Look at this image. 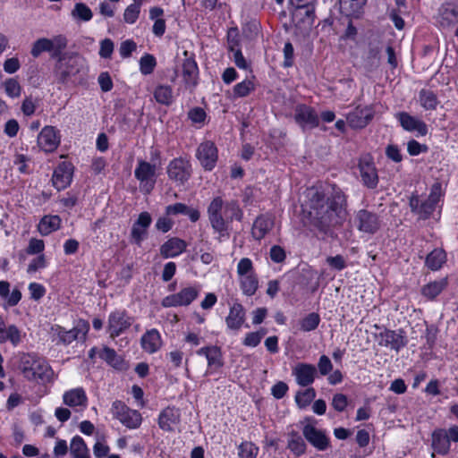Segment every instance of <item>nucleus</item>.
I'll return each mask as SVG.
<instances>
[{
  "label": "nucleus",
  "instance_id": "nucleus-1",
  "mask_svg": "<svg viewBox=\"0 0 458 458\" xmlns=\"http://www.w3.org/2000/svg\"><path fill=\"white\" fill-rule=\"evenodd\" d=\"M309 203L305 204L311 223L324 229L331 225L338 224L345 216V199L341 191H335L327 200L317 190L308 191Z\"/></svg>",
  "mask_w": 458,
  "mask_h": 458
},
{
  "label": "nucleus",
  "instance_id": "nucleus-2",
  "mask_svg": "<svg viewBox=\"0 0 458 458\" xmlns=\"http://www.w3.org/2000/svg\"><path fill=\"white\" fill-rule=\"evenodd\" d=\"M207 214L210 226L216 234V239L221 242L229 239V223L233 220L241 222L243 211L237 200H225L215 197L208 206Z\"/></svg>",
  "mask_w": 458,
  "mask_h": 458
},
{
  "label": "nucleus",
  "instance_id": "nucleus-3",
  "mask_svg": "<svg viewBox=\"0 0 458 458\" xmlns=\"http://www.w3.org/2000/svg\"><path fill=\"white\" fill-rule=\"evenodd\" d=\"M57 62L54 67V75L58 83L65 84L69 80L85 72L86 59L75 53H62L56 57Z\"/></svg>",
  "mask_w": 458,
  "mask_h": 458
},
{
  "label": "nucleus",
  "instance_id": "nucleus-4",
  "mask_svg": "<svg viewBox=\"0 0 458 458\" xmlns=\"http://www.w3.org/2000/svg\"><path fill=\"white\" fill-rule=\"evenodd\" d=\"M21 370L30 381H49L53 371L47 360L35 354H24L21 359Z\"/></svg>",
  "mask_w": 458,
  "mask_h": 458
},
{
  "label": "nucleus",
  "instance_id": "nucleus-5",
  "mask_svg": "<svg viewBox=\"0 0 458 458\" xmlns=\"http://www.w3.org/2000/svg\"><path fill=\"white\" fill-rule=\"evenodd\" d=\"M68 40L64 35H56L51 38H39L35 40L30 48V55L38 58L43 53H48L50 57L56 59L66 49Z\"/></svg>",
  "mask_w": 458,
  "mask_h": 458
},
{
  "label": "nucleus",
  "instance_id": "nucleus-6",
  "mask_svg": "<svg viewBox=\"0 0 458 458\" xmlns=\"http://www.w3.org/2000/svg\"><path fill=\"white\" fill-rule=\"evenodd\" d=\"M236 273L242 293L247 296L254 295L259 288V279L251 259H241L237 264Z\"/></svg>",
  "mask_w": 458,
  "mask_h": 458
},
{
  "label": "nucleus",
  "instance_id": "nucleus-7",
  "mask_svg": "<svg viewBox=\"0 0 458 458\" xmlns=\"http://www.w3.org/2000/svg\"><path fill=\"white\" fill-rule=\"evenodd\" d=\"M442 197V187L440 183L432 185L428 199L421 202L418 197H411L410 199V207L411 210L417 213L420 218L427 219L435 210L437 205Z\"/></svg>",
  "mask_w": 458,
  "mask_h": 458
},
{
  "label": "nucleus",
  "instance_id": "nucleus-8",
  "mask_svg": "<svg viewBox=\"0 0 458 458\" xmlns=\"http://www.w3.org/2000/svg\"><path fill=\"white\" fill-rule=\"evenodd\" d=\"M111 413L127 428L136 429L141 425V414L138 411L128 407L122 401L116 400L112 403Z\"/></svg>",
  "mask_w": 458,
  "mask_h": 458
},
{
  "label": "nucleus",
  "instance_id": "nucleus-9",
  "mask_svg": "<svg viewBox=\"0 0 458 458\" xmlns=\"http://www.w3.org/2000/svg\"><path fill=\"white\" fill-rule=\"evenodd\" d=\"M315 420L307 418L302 428L304 438L318 451H326L330 447V437L326 429L318 428Z\"/></svg>",
  "mask_w": 458,
  "mask_h": 458
},
{
  "label": "nucleus",
  "instance_id": "nucleus-10",
  "mask_svg": "<svg viewBox=\"0 0 458 458\" xmlns=\"http://www.w3.org/2000/svg\"><path fill=\"white\" fill-rule=\"evenodd\" d=\"M152 161L154 159L152 158ZM157 164L144 160H138L137 167L134 170V176L140 182V189L144 193H149L155 187L157 182Z\"/></svg>",
  "mask_w": 458,
  "mask_h": 458
},
{
  "label": "nucleus",
  "instance_id": "nucleus-11",
  "mask_svg": "<svg viewBox=\"0 0 458 458\" xmlns=\"http://www.w3.org/2000/svg\"><path fill=\"white\" fill-rule=\"evenodd\" d=\"M200 293L199 285H191L182 288L177 293L170 294L165 297L161 305L164 308L189 306L195 301Z\"/></svg>",
  "mask_w": 458,
  "mask_h": 458
},
{
  "label": "nucleus",
  "instance_id": "nucleus-12",
  "mask_svg": "<svg viewBox=\"0 0 458 458\" xmlns=\"http://www.w3.org/2000/svg\"><path fill=\"white\" fill-rule=\"evenodd\" d=\"M353 223L360 232L368 234L376 233L381 227L379 216L367 209L359 210L354 216Z\"/></svg>",
  "mask_w": 458,
  "mask_h": 458
},
{
  "label": "nucleus",
  "instance_id": "nucleus-13",
  "mask_svg": "<svg viewBox=\"0 0 458 458\" xmlns=\"http://www.w3.org/2000/svg\"><path fill=\"white\" fill-rule=\"evenodd\" d=\"M131 324L132 318L125 310H115L108 316L107 333L112 339H114L127 330Z\"/></svg>",
  "mask_w": 458,
  "mask_h": 458
},
{
  "label": "nucleus",
  "instance_id": "nucleus-14",
  "mask_svg": "<svg viewBox=\"0 0 458 458\" xmlns=\"http://www.w3.org/2000/svg\"><path fill=\"white\" fill-rule=\"evenodd\" d=\"M89 325L85 320H79L78 323L70 330H66L64 327H57L55 335L58 342L68 345L76 340H84L89 332Z\"/></svg>",
  "mask_w": 458,
  "mask_h": 458
},
{
  "label": "nucleus",
  "instance_id": "nucleus-15",
  "mask_svg": "<svg viewBox=\"0 0 458 458\" xmlns=\"http://www.w3.org/2000/svg\"><path fill=\"white\" fill-rule=\"evenodd\" d=\"M196 158L206 171L213 170L218 158V151L215 143L210 140L201 142L196 149Z\"/></svg>",
  "mask_w": 458,
  "mask_h": 458
},
{
  "label": "nucleus",
  "instance_id": "nucleus-16",
  "mask_svg": "<svg viewBox=\"0 0 458 458\" xmlns=\"http://www.w3.org/2000/svg\"><path fill=\"white\" fill-rule=\"evenodd\" d=\"M196 354L204 356L207 360L208 367L204 372L205 377L216 373L224 366L223 355L217 346L202 347L196 352Z\"/></svg>",
  "mask_w": 458,
  "mask_h": 458
},
{
  "label": "nucleus",
  "instance_id": "nucleus-17",
  "mask_svg": "<svg viewBox=\"0 0 458 458\" xmlns=\"http://www.w3.org/2000/svg\"><path fill=\"white\" fill-rule=\"evenodd\" d=\"M191 174V166L188 160L178 157L173 159L167 166L169 179L178 184H183L189 180Z\"/></svg>",
  "mask_w": 458,
  "mask_h": 458
},
{
  "label": "nucleus",
  "instance_id": "nucleus-18",
  "mask_svg": "<svg viewBox=\"0 0 458 458\" xmlns=\"http://www.w3.org/2000/svg\"><path fill=\"white\" fill-rule=\"evenodd\" d=\"M375 340L378 345L391 348L396 352L406 344L402 331L397 332L390 329H383L375 334Z\"/></svg>",
  "mask_w": 458,
  "mask_h": 458
},
{
  "label": "nucleus",
  "instance_id": "nucleus-19",
  "mask_svg": "<svg viewBox=\"0 0 458 458\" xmlns=\"http://www.w3.org/2000/svg\"><path fill=\"white\" fill-rule=\"evenodd\" d=\"M359 170L364 185L368 188L375 189L378 183V176L373 158L370 156L367 155L360 157Z\"/></svg>",
  "mask_w": 458,
  "mask_h": 458
},
{
  "label": "nucleus",
  "instance_id": "nucleus-20",
  "mask_svg": "<svg viewBox=\"0 0 458 458\" xmlns=\"http://www.w3.org/2000/svg\"><path fill=\"white\" fill-rule=\"evenodd\" d=\"M294 120L303 130L315 128L319 123L318 115L315 110L306 105L296 106Z\"/></svg>",
  "mask_w": 458,
  "mask_h": 458
},
{
  "label": "nucleus",
  "instance_id": "nucleus-21",
  "mask_svg": "<svg viewBox=\"0 0 458 458\" xmlns=\"http://www.w3.org/2000/svg\"><path fill=\"white\" fill-rule=\"evenodd\" d=\"M73 165L70 162H62L54 170L52 182L57 191L67 188L72 179Z\"/></svg>",
  "mask_w": 458,
  "mask_h": 458
},
{
  "label": "nucleus",
  "instance_id": "nucleus-22",
  "mask_svg": "<svg viewBox=\"0 0 458 458\" xmlns=\"http://www.w3.org/2000/svg\"><path fill=\"white\" fill-rule=\"evenodd\" d=\"M59 144V131L53 126H45L38 136V145L45 152H53Z\"/></svg>",
  "mask_w": 458,
  "mask_h": 458
},
{
  "label": "nucleus",
  "instance_id": "nucleus-23",
  "mask_svg": "<svg viewBox=\"0 0 458 458\" xmlns=\"http://www.w3.org/2000/svg\"><path fill=\"white\" fill-rule=\"evenodd\" d=\"M62 399L64 404L76 411H83L88 406V396L82 387H75L65 391Z\"/></svg>",
  "mask_w": 458,
  "mask_h": 458
},
{
  "label": "nucleus",
  "instance_id": "nucleus-24",
  "mask_svg": "<svg viewBox=\"0 0 458 458\" xmlns=\"http://www.w3.org/2000/svg\"><path fill=\"white\" fill-rule=\"evenodd\" d=\"M374 110L371 106H358L347 115V122L352 128L362 129L372 120Z\"/></svg>",
  "mask_w": 458,
  "mask_h": 458
},
{
  "label": "nucleus",
  "instance_id": "nucleus-25",
  "mask_svg": "<svg viewBox=\"0 0 458 458\" xmlns=\"http://www.w3.org/2000/svg\"><path fill=\"white\" fill-rule=\"evenodd\" d=\"M183 55L185 56L182 62L183 81L187 88L193 89L198 84L199 68L192 55H189L187 51H185Z\"/></svg>",
  "mask_w": 458,
  "mask_h": 458
},
{
  "label": "nucleus",
  "instance_id": "nucleus-26",
  "mask_svg": "<svg viewBox=\"0 0 458 458\" xmlns=\"http://www.w3.org/2000/svg\"><path fill=\"white\" fill-rule=\"evenodd\" d=\"M401 126L403 130L411 132H417L419 136H425L428 133V126L422 121L406 112H401L396 114Z\"/></svg>",
  "mask_w": 458,
  "mask_h": 458
},
{
  "label": "nucleus",
  "instance_id": "nucleus-27",
  "mask_svg": "<svg viewBox=\"0 0 458 458\" xmlns=\"http://www.w3.org/2000/svg\"><path fill=\"white\" fill-rule=\"evenodd\" d=\"M180 420V411L173 407H167L158 416V426L162 430L171 432L174 430Z\"/></svg>",
  "mask_w": 458,
  "mask_h": 458
},
{
  "label": "nucleus",
  "instance_id": "nucleus-28",
  "mask_svg": "<svg viewBox=\"0 0 458 458\" xmlns=\"http://www.w3.org/2000/svg\"><path fill=\"white\" fill-rule=\"evenodd\" d=\"M316 373L315 366L308 363H298L293 369L297 384L301 386L311 385L315 380Z\"/></svg>",
  "mask_w": 458,
  "mask_h": 458
},
{
  "label": "nucleus",
  "instance_id": "nucleus-29",
  "mask_svg": "<svg viewBox=\"0 0 458 458\" xmlns=\"http://www.w3.org/2000/svg\"><path fill=\"white\" fill-rule=\"evenodd\" d=\"M140 345L149 354L157 352L163 345L160 333L155 328L148 330L140 338Z\"/></svg>",
  "mask_w": 458,
  "mask_h": 458
},
{
  "label": "nucleus",
  "instance_id": "nucleus-30",
  "mask_svg": "<svg viewBox=\"0 0 458 458\" xmlns=\"http://www.w3.org/2000/svg\"><path fill=\"white\" fill-rule=\"evenodd\" d=\"M187 247V243L179 238H171L160 247V254L165 259L174 258L182 254Z\"/></svg>",
  "mask_w": 458,
  "mask_h": 458
},
{
  "label": "nucleus",
  "instance_id": "nucleus-31",
  "mask_svg": "<svg viewBox=\"0 0 458 458\" xmlns=\"http://www.w3.org/2000/svg\"><path fill=\"white\" fill-rule=\"evenodd\" d=\"M274 219L268 215L258 216L252 225L251 234L256 240L263 239L273 228Z\"/></svg>",
  "mask_w": 458,
  "mask_h": 458
},
{
  "label": "nucleus",
  "instance_id": "nucleus-32",
  "mask_svg": "<svg viewBox=\"0 0 458 458\" xmlns=\"http://www.w3.org/2000/svg\"><path fill=\"white\" fill-rule=\"evenodd\" d=\"M245 321V311L242 304L234 303L225 318L226 326L231 330H239Z\"/></svg>",
  "mask_w": 458,
  "mask_h": 458
},
{
  "label": "nucleus",
  "instance_id": "nucleus-33",
  "mask_svg": "<svg viewBox=\"0 0 458 458\" xmlns=\"http://www.w3.org/2000/svg\"><path fill=\"white\" fill-rule=\"evenodd\" d=\"M293 19L304 27H311L315 20V8L309 4L298 6L293 13Z\"/></svg>",
  "mask_w": 458,
  "mask_h": 458
},
{
  "label": "nucleus",
  "instance_id": "nucleus-34",
  "mask_svg": "<svg viewBox=\"0 0 458 458\" xmlns=\"http://www.w3.org/2000/svg\"><path fill=\"white\" fill-rule=\"evenodd\" d=\"M165 214L167 216H175L179 214L185 215L189 216L191 222H197L200 217V214L198 209L188 207L183 203H175L167 206L165 208Z\"/></svg>",
  "mask_w": 458,
  "mask_h": 458
},
{
  "label": "nucleus",
  "instance_id": "nucleus-35",
  "mask_svg": "<svg viewBox=\"0 0 458 458\" xmlns=\"http://www.w3.org/2000/svg\"><path fill=\"white\" fill-rule=\"evenodd\" d=\"M432 448L440 454H446L450 450V442L445 429L437 428L432 433Z\"/></svg>",
  "mask_w": 458,
  "mask_h": 458
},
{
  "label": "nucleus",
  "instance_id": "nucleus-36",
  "mask_svg": "<svg viewBox=\"0 0 458 458\" xmlns=\"http://www.w3.org/2000/svg\"><path fill=\"white\" fill-rule=\"evenodd\" d=\"M61 225V218L59 216H43L38 225V230L39 233L43 236L48 235L51 233L58 230Z\"/></svg>",
  "mask_w": 458,
  "mask_h": 458
},
{
  "label": "nucleus",
  "instance_id": "nucleus-37",
  "mask_svg": "<svg viewBox=\"0 0 458 458\" xmlns=\"http://www.w3.org/2000/svg\"><path fill=\"white\" fill-rule=\"evenodd\" d=\"M155 100L164 106H171L174 102L173 88L169 85H158L155 88L154 92Z\"/></svg>",
  "mask_w": 458,
  "mask_h": 458
},
{
  "label": "nucleus",
  "instance_id": "nucleus-38",
  "mask_svg": "<svg viewBox=\"0 0 458 458\" xmlns=\"http://www.w3.org/2000/svg\"><path fill=\"white\" fill-rule=\"evenodd\" d=\"M70 452L72 458H90L89 450L83 438L80 436H75L72 438Z\"/></svg>",
  "mask_w": 458,
  "mask_h": 458
},
{
  "label": "nucleus",
  "instance_id": "nucleus-39",
  "mask_svg": "<svg viewBox=\"0 0 458 458\" xmlns=\"http://www.w3.org/2000/svg\"><path fill=\"white\" fill-rule=\"evenodd\" d=\"M440 22L443 26L458 23V6L447 4L440 10Z\"/></svg>",
  "mask_w": 458,
  "mask_h": 458
},
{
  "label": "nucleus",
  "instance_id": "nucleus-40",
  "mask_svg": "<svg viewBox=\"0 0 458 458\" xmlns=\"http://www.w3.org/2000/svg\"><path fill=\"white\" fill-rule=\"evenodd\" d=\"M10 341L13 346H17L21 342V332L14 325L7 327L5 325L0 331V343Z\"/></svg>",
  "mask_w": 458,
  "mask_h": 458
},
{
  "label": "nucleus",
  "instance_id": "nucleus-41",
  "mask_svg": "<svg viewBox=\"0 0 458 458\" xmlns=\"http://www.w3.org/2000/svg\"><path fill=\"white\" fill-rule=\"evenodd\" d=\"M366 4V0H342L340 8L347 16H358Z\"/></svg>",
  "mask_w": 458,
  "mask_h": 458
},
{
  "label": "nucleus",
  "instance_id": "nucleus-42",
  "mask_svg": "<svg viewBox=\"0 0 458 458\" xmlns=\"http://www.w3.org/2000/svg\"><path fill=\"white\" fill-rule=\"evenodd\" d=\"M419 102L426 110H435L439 103L437 95L432 90L426 89L420 91Z\"/></svg>",
  "mask_w": 458,
  "mask_h": 458
},
{
  "label": "nucleus",
  "instance_id": "nucleus-43",
  "mask_svg": "<svg viewBox=\"0 0 458 458\" xmlns=\"http://www.w3.org/2000/svg\"><path fill=\"white\" fill-rule=\"evenodd\" d=\"M445 259V251L441 249H435L427 256L426 265L431 270H437L442 267Z\"/></svg>",
  "mask_w": 458,
  "mask_h": 458
},
{
  "label": "nucleus",
  "instance_id": "nucleus-44",
  "mask_svg": "<svg viewBox=\"0 0 458 458\" xmlns=\"http://www.w3.org/2000/svg\"><path fill=\"white\" fill-rule=\"evenodd\" d=\"M288 448L296 455H301L306 451V444L302 437L297 433L293 431L289 435Z\"/></svg>",
  "mask_w": 458,
  "mask_h": 458
},
{
  "label": "nucleus",
  "instance_id": "nucleus-45",
  "mask_svg": "<svg viewBox=\"0 0 458 458\" xmlns=\"http://www.w3.org/2000/svg\"><path fill=\"white\" fill-rule=\"evenodd\" d=\"M98 357L114 368L118 369L122 365V360L120 357L116 354L114 349L109 347L105 346L100 349L98 352Z\"/></svg>",
  "mask_w": 458,
  "mask_h": 458
},
{
  "label": "nucleus",
  "instance_id": "nucleus-46",
  "mask_svg": "<svg viewBox=\"0 0 458 458\" xmlns=\"http://www.w3.org/2000/svg\"><path fill=\"white\" fill-rule=\"evenodd\" d=\"M445 284V280L431 282L423 286L421 293L428 299L433 300L444 290Z\"/></svg>",
  "mask_w": 458,
  "mask_h": 458
},
{
  "label": "nucleus",
  "instance_id": "nucleus-47",
  "mask_svg": "<svg viewBox=\"0 0 458 458\" xmlns=\"http://www.w3.org/2000/svg\"><path fill=\"white\" fill-rule=\"evenodd\" d=\"M255 89L254 82L246 79L237 83L233 89V98H244L250 95Z\"/></svg>",
  "mask_w": 458,
  "mask_h": 458
},
{
  "label": "nucleus",
  "instance_id": "nucleus-48",
  "mask_svg": "<svg viewBox=\"0 0 458 458\" xmlns=\"http://www.w3.org/2000/svg\"><path fill=\"white\" fill-rule=\"evenodd\" d=\"M71 14L72 18L82 21H89L93 16L90 8L83 3H77Z\"/></svg>",
  "mask_w": 458,
  "mask_h": 458
},
{
  "label": "nucleus",
  "instance_id": "nucleus-49",
  "mask_svg": "<svg viewBox=\"0 0 458 458\" xmlns=\"http://www.w3.org/2000/svg\"><path fill=\"white\" fill-rule=\"evenodd\" d=\"M315 396V390L313 388H307L297 393L295 396V402L300 408L303 409L312 402Z\"/></svg>",
  "mask_w": 458,
  "mask_h": 458
},
{
  "label": "nucleus",
  "instance_id": "nucleus-50",
  "mask_svg": "<svg viewBox=\"0 0 458 458\" xmlns=\"http://www.w3.org/2000/svg\"><path fill=\"white\" fill-rule=\"evenodd\" d=\"M156 58L152 55L146 54L141 56L140 60V70L144 75H148L153 72L156 67Z\"/></svg>",
  "mask_w": 458,
  "mask_h": 458
},
{
  "label": "nucleus",
  "instance_id": "nucleus-51",
  "mask_svg": "<svg viewBox=\"0 0 458 458\" xmlns=\"http://www.w3.org/2000/svg\"><path fill=\"white\" fill-rule=\"evenodd\" d=\"M320 322L317 313H310L301 321V329L305 332L315 330Z\"/></svg>",
  "mask_w": 458,
  "mask_h": 458
},
{
  "label": "nucleus",
  "instance_id": "nucleus-52",
  "mask_svg": "<svg viewBox=\"0 0 458 458\" xmlns=\"http://www.w3.org/2000/svg\"><path fill=\"white\" fill-rule=\"evenodd\" d=\"M259 454V447L251 442H244L239 446L240 458H256Z\"/></svg>",
  "mask_w": 458,
  "mask_h": 458
},
{
  "label": "nucleus",
  "instance_id": "nucleus-53",
  "mask_svg": "<svg viewBox=\"0 0 458 458\" xmlns=\"http://www.w3.org/2000/svg\"><path fill=\"white\" fill-rule=\"evenodd\" d=\"M5 93L10 98H18L21 93V87L20 83L13 78L6 80L4 83Z\"/></svg>",
  "mask_w": 458,
  "mask_h": 458
},
{
  "label": "nucleus",
  "instance_id": "nucleus-54",
  "mask_svg": "<svg viewBox=\"0 0 458 458\" xmlns=\"http://www.w3.org/2000/svg\"><path fill=\"white\" fill-rule=\"evenodd\" d=\"M141 6L131 4L126 7L123 13V20L126 23L133 24L139 18Z\"/></svg>",
  "mask_w": 458,
  "mask_h": 458
},
{
  "label": "nucleus",
  "instance_id": "nucleus-55",
  "mask_svg": "<svg viewBox=\"0 0 458 458\" xmlns=\"http://www.w3.org/2000/svg\"><path fill=\"white\" fill-rule=\"evenodd\" d=\"M331 404L336 411L342 412L348 405V398L344 394H335L332 398Z\"/></svg>",
  "mask_w": 458,
  "mask_h": 458
},
{
  "label": "nucleus",
  "instance_id": "nucleus-56",
  "mask_svg": "<svg viewBox=\"0 0 458 458\" xmlns=\"http://www.w3.org/2000/svg\"><path fill=\"white\" fill-rule=\"evenodd\" d=\"M386 156L388 159L400 163L403 160V155L401 153V149L397 145L388 144L386 148Z\"/></svg>",
  "mask_w": 458,
  "mask_h": 458
},
{
  "label": "nucleus",
  "instance_id": "nucleus-57",
  "mask_svg": "<svg viewBox=\"0 0 458 458\" xmlns=\"http://www.w3.org/2000/svg\"><path fill=\"white\" fill-rule=\"evenodd\" d=\"M407 151L411 156H418L428 151V146L420 144L415 140H411L407 143Z\"/></svg>",
  "mask_w": 458,
  "mask_h": 458
},
{
  "label": "nucleus",
  "instance_id": "nucleus-58",
  "mask_svg": "<svg viewBox=\"0 0 458 458\" xmlns=\"http://www.w3.org/2000/svg\"><path fill=\"white\" fill-rule=\"evenodd\" d=\"M265 334V331L249 333L243 340V344L246 346L255 347L260 343Z\"/></svg>",
  "mask_w": 458,
  "mask_h": 458
},
{
  "label": "nucleus",
  "instance_id": "nucleus-59",
  "mask_svg": "<svg viewBox=\"0 0 458 458\" xmlns=\"http://www.w3.org/2000/svg\"><path fill=\"white\" fill-rule=\"evenodd\" d=\"M269 257L275 263H281L286 258L285 250L279 245H274L270 248Z\"/></svg>",
  "mask_w": 458,
  "mask_h": 458
},
{
  "label": "nucleus",
  "instance_id": "nucleus-60",
  "mask_svg": "<svg viewBox=\"0 0 458 458\" xmlns=\"http://www.w3.org/2000/svg\"><path fill=\"white\" fill-rule=\"evenodd\" d=\"M188 117L193 123H203L206 112L201 107H194L189 111Z\"/></svg>",
  "mask_w": 458,
  "mask_h": 458
},
{
  "label": "nucleus",
  "instance_id": "nucleus-61",
  "mask_svg": "<svg viewBox=\"0 0 458 458\" xmlns=\"http://www.w3.org/2000/svg\"><path fill=\"white\" fill-rule=\"evenodd\" d=\"M114 51V43L109 38H105L100 42L99 55L102 58H110Z\"/></svg>",
  "mask_w": 458,
  "mask_h": 458
},
{
  "label": "nucleus",
  "instance_id": "nucleus-62",
  "mask_svg": "<svg viewBox=\"0 0 458 458\" xmlns=\"http://www.w3.org/2000/svg\"><path fill=\"white\" fill-rule=\"evenodd\" d=\"M45 244L42 240L31 238L27 247V253L30 255L41 253L44 250Z\"/></svg>",
  "mask_w": 458,
  "mask_h": 458
},
{
  "label": "nucleus",
  "instance_id": "nucleus-63",
  "mask_svg": "<svg viewBox=\"0 0 458 458\" xmlns=\"http://www.w3.org/2000/svg\"><path fill=\"white\" fill-rule=\"evenodd\" d=\"M21 68V63L18 57L13 56L11 58H7L4 62V71L6 73L13 74L16 72Z\"/></svg>",
  "mask_w": 458,
  "mask_h": 458
},
{
  "label": "nucleus",
  "instance_id": "nucleus-64",
  "mask_svg": "<svg viewBox=\"0 0 458 458\" xmlns=\"http://www.w3.org/2000/svg\"><path fill=\"white\" fill-rule=\"evenodd\" d=\"M327 262L332 268L339 271L343 270L346 267L345 259L341 255L327 257Z\"/></svg>",
  "mask_w": 458,
  "mask_h": 458
}]
</instances>
